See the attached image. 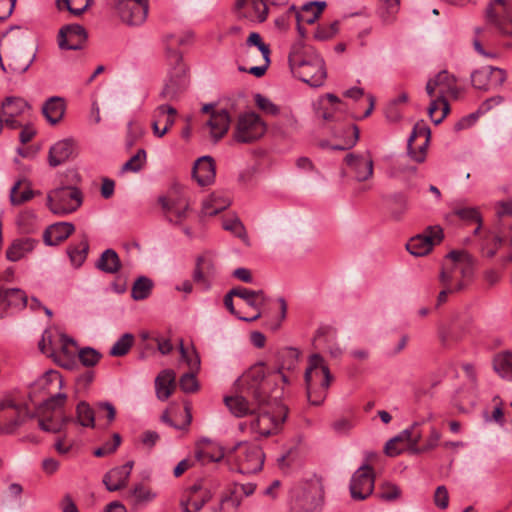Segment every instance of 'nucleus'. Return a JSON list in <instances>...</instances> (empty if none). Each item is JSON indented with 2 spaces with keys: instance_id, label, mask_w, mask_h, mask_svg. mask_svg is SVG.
Instances as JSON below:
<instances>
[{
  "instance_id": "obj_1",
  "label": "nucleus",
  "mask_w": 512,
  "mask_h": 512,
  "mask_svg": "<svg viewBox=\"0 0 512 512\" xmlns=\"http://www.w3.org/2000/svg\"><path fill=\"white\" fill-rule=\"evenodd\" d=\"M288 62L292 73L312 87H319L326 78L323 59L302 40L295 42L290 49Z\"/></svg>"
},
{
  "instance_id": "obj_2",
  "label": "nucleus",
  "mask_w": 512,
  "mask_h": 512,
  "mask_svg": "<svg viewBox=\"0 0 512 512\" xmlns=\"http://www.w3.org/2000/svg\"><path fill=\"white\" fill-rule=\"evenodd\" d=\"M251 430L262 437L277 434L286 420L288 410L276 398L264 397L258 400Z\"/></svg>"
},
{
  "instance_id": "obj_3",
  "label": "nucleus",
  "mask_w": 512,
  "mask_h": 512,
  "mask_svg": "<svg viewBox=\"0 0 512 512\" xmlns=\"http://www.w3.org/2000/svg\"><path fill=\"white\" fill-rule=\"evenodd\" d=\"M304 379L308 401L315 406L321 405L327 397L334 377L320 354H312L309 357Z\"/></svg>"
},
{
  "instance_id": "obj_4",
  "label": "nucleus",
  "mask_w": 512,
  "mask_h": 512,
  "mask_svg": "<svg viewBox=\"0 0 512 512\" xmlns=\"http://www.w3.org/2000/svg\"><path fill=\"white\" fill-rule=\"evenodd\" d=\"M474 272V260L466 251H451L440 274L442 285L456 286V283L463 281L465 287L472 278Z\"/></svg>"
},
{
  "instance_id": "obj_5",
  "label": "nucleus",
  "mask_w": 512,
  "mask_h": 512,
  "mask_svg": "<svg viewBox=\"0 0 512 512\" xmlns=\"http://www.w3.org/2000/svg\"><path fill=\"white\" fill-rule=\"evenodd\" d=\"M267 130L265 122L255 112H245L238 116L233 128V141L239 144H252L261 139Z\"/></svg>"
},
{
  "instance_id": "obj_6",
  "label": "nucleus",
  "mask_w": 512,
  "mask_h": 512,
  "mask_svg": "<svg viewBox=\"0 0 512 512\" xmlns=\"http://www.w3.org/2000/svg\"><path fill=\"white\" fill-rule=\"evenodd\" d=\"M83 201L81 191L73 186H64L52 190L47 195V206L52 213L66 215L76 211Z\"/></svg>"
},
{
  "instance_id": "obj_7",
  "label": "nucleus",
  "mask_w": 512,
  "mask_h": 512,
  "mask_svg": "<svg viewBox=\"0 0 512 512\" xmlns=\"http://www.w3.org/2000/svg\"><path fill=\"white\" fill-rule=\"evenodd\" d=\"M265 455L260 446L252 443H239L233 450V460L242 474L259 472L264 464Z\"/></svg>"
},
{
  "instance_id": "obj_8",
  "label": "nucleus",
  "mask_w": 512,
  "mask_h": 512,
  "mask_svg": "<svg viewBox=\"0 0 512 512\" xmlns=\"http://www.w3.org/2000/svg\"><path fill=\"white\" fill-rule=\"evenodd\" d=\"M486 22L504 36L512 35V1L493 0L485 10Z\"/></svg>"
},
{
  "instance_id": "obj_9",
  "label": "nucleus",
  "mask_w": 512,
  "mask_h": 512,
  "mask_svg": "<svg viewBox=\"0 0 512 512\" xmlns=\"http://www.w3.org/2000/svg\"><path fill=\"white\" fill-rule=\"evenodd\" d=\"M216 485L200 479L185 490L180 506L183 512H199L213 497Z\"/></svg>"
},
{
  "instance_id": "obj_10",
  "label": "nucleus",
  "mask_w": 512,
  "mask_h": 512,
  "mask_svg": "<svg viewBox=\"0 0 512 512\" xmlns=\"http://www.w3.org/2000/svg\"><path fill=\"white\" fill-rule=\"evenodd\" d=\"M239 383L245 386L243 393L251 396L255 401L262 400L268 395L269 380L265 375L264 364L251 367L240 379Z\"/></svg>"
},
{
  "instance_id": "obj_11",
  "label": "nucleus",
  "mask_w": 512,
  "mask_h": 512,
  "mask_svg": "<svg viewBox=\"0 0 512 512\" xmlns=\"http://www.w3.org/2000/svg\"><path fill=\"white\" fill-rule=\"evenodd\" d=\"M30 417L26 405L16 404L11 399L0 401V431L12 433Z\"/></svg>"
},
{
  "instance_id": "obj_12",
  "label": "nucleus",
  "mask_w": 512,
  "mask_h": 512,
  "mask_svg": "<svg viewBox=\"0 0 512 512\" xmlns=\"http://www.w3.org/2000/svg\"><path fill=\"white\" fill-rule=\"evenodd\" d=\"M422 433L419 429V423H413L409 428L403 430L395 437L391 438L384 447L386 455L394 457L404 450V443L408 444V448L412 453H419V442Z\"/></svg>"
},
{
  "instance_id": "obj_13",
  "label": "nucleus",
  "mask_w": 512,
  "mask_h": 512,
  "mask_svg": "<svg viewBox=\"0 0 512 512\" xmlns=\"http://www.w3.org/2000/svg\"><path fill=\"white\" fill-rule=\"evenodd\" d=\"M169 59L175 67L169 81L160 93V97L164 100L176 99L186 87V69L184 64H182V55L178 51L173 50L170 52Z\"/></svg>"
},
{
  "instance_id": "obj_14",
  "label": "nucleus",
  "mask_w": 512,
  "mask_h": 512,
  "mask_svg": "<svg viewBox=\"0 0 512 512\" xmlns=\"http://www.w3.org/2000/svg\"><path fill=\"white\" fill-rule=\"evenodd\" d=\"M442 238L443 230L440 226H429L422 234L412 237L406 244V248L414 256H425L434 245L441 242Z\"/></svg>"
},
{
  "instance_id": "obj_15",
  "label": "nucleus",
  "mask_w": 512,
  "mask_h": 512,
  "mask_svg": "<svg viewBox=\"0 0 512 512\" xmlns=\"http://www.w3.org/2000/svg\"><path fill=\"white\" fill-rule=\"evenodd\" d=\"M115 9L123 22L129 25H141L147 18L148 0H118Z\"/></svg>"
},
{
  "instance_id": "obj_16",
  "label": "nucleus",
  "mask_w": 512,
  "mask_h": 512,
  "mask_svg": "<svg viewBox=\"0 0 512 512\" xmlns=\"http://www.w3.org/2000/svg\"><path fill=\"white\" fill-rule=\"evenodd\" d=\"M351 497L355 500H364L374 489V472L368 464H363L352 475L350 481Z\"/></svg>"
},
{
  "instance_id": "obj_17",
  "label": "nucleus",
  "mask_w": 512,
  "mask_h": 512,
  "mask_svg": "<svg viewBox=\"0 0 512 512\" xmlns=\"http://www.w3.org/2000/svg\"><path fill=\"white\" fill-rule=\"evenodd\" d=\"M430 134V128L424 121H419L414 125L407 143L408 154L412 160L418 163L425 160Z\"/></svg>"
},
{
  "instance_id": "obj_18",
  "label": "nucleus",
  "mask_w": 512,
  "mask_h": 512,
  "mask_svg": "<svg viewBox=\"0 0 512 512\" xmlns=\"http://www.w3.org/2000/svg\"><path fill=\"white\" fill-rule=\"evenodd\" d=\"M88 35L85 28L79 24H68L58 32V46L62 50H80L85 46Z\"/></svg>"
},
{
  "instance_id": "obj_19",
  "label": "nucleus",
  "mask_w": 512,
  "mask_h": 512,
  "mask_svg": "<svg viewBox=\"0 0 512 512\" xmlns=\"http://www.w3.org/2000/svg\"><path fill=\"white\" fill-rule=\"evenodd\" d=\"M231 294L235 297L242 299L249 307L254 309L256 313L250 317L238 316V319L253 322L261 317L260 308L266 301V296L263 290H251L244 287H235L231 289Z\"/></svg>"
},
{
  "instance_id": "obj_20",
  "label": "nucleus",
  "mask_w": 512,
  "mask_h": 512,
  "mask_svg": "<svg viewBox=\"0 0 512 512\" xmlns=\"http://www.w3.org/2000/svg\"><path fill=\"white\" fill-rule=\"evenodd\" d=\"M215 275V264L213 259L204 254L196 259L195 268L192 273L193 281L204 291L212 286V279Z\"/></svg>"
},
{
  "instance_id": "obj_21",
  "label": "nucleus",
  "mask_w": 512,
  "mask_h": 512,
  "mask_svg": "<svg viewBox=\"0 0 512 512\" xmlns=\"http://www.w3.org/2000/svg\"><path fill=\"white\" fill-rule=\"evenodd\" d=\"M236 11L239 18L263 22L267 18L268 7L264 0H237Z\"/></svg>"
},
{
  "instance_id": "obj_22",
  "label": "nucleus",
  "mask_w": 512,
  "mask_h": 512,
  "mask_svg": "<svg viewBox=\"0 0 512 512\" xmlns=\"http://www.w3.org/2000/svg\"><path fill=\"white\" fill-rule=\"evenodd\" d=\"M510 231L505 230L502 226H494L493 229L486 232L481 241L482 256L492 259L503 243L508 244L507 236Z\"/></svg>"
},
{
  "instance_id": "obj_23",
  "label": "nucleus",
  "mask_w": 512,
  "mask_h": 512,
  "mask_svg": "<svg viewBox=\"0 0 512 512\" xmlns=\"http://www.w3.org/2000/svg\"><path fill=\"white\" fill-rule=\"evenodd\" d=\"M134 461H128L124 465L112 468L103 477V484L110 492L118 491L127 486Z\"/></svg>"
},
{
  "instance_id": "obj_24",
  "label": "nucleus",
  "mask_w": 512,
  "mask_h": 512,
  "mask_svg": "<svg viewBox=\"0 0 512 512\" xmlns=\"http://www.w3.org/2000/svg\"><path fill=\"white\" fill-rule=\"evenodd\" d=\"M344 161L357 181H366L373 175V160L369 155L349 153Z\"/></svg>"
},
{
  "instance_id": "obj_25",
  "label": "nucleus",
  "mask_w": 512,
  "mask_h": 512,
  "mask_svg": "<svg viewBox=\"0 0 512 512\" xmlns=\"http://www.w3.org/2000/svg\"><path fill=\"white\" fill-rule=\"evenodd\" d=\"M231 118L227 110L221 109L212 111L209 120L206 122V129L214 143L221 140L228 132Z\"/></svg>"
},
{
  "instance_id": "obj_26",
  "label": "nucleus",
  "mask_w": 512,
  "mask_h": 512,
  "mask_svg": "<svg viewBox=\"0 0 512 512\" xmlns=\"http://www.w3.org/2000/svg\"><path fill=\"white\" fill-rule=\"evenodd\" d=\"M224 402L230 412L236 417L254 415L257 408V402L251 396L235 395L226 396Z\"/></svg>"
},
{
  "instance_id": "obj_27",
  "label": "nucleus",
  "mask_w": 512,
  "mask_h": 512,
  "mask_svg": "<svg viewBox=\"0 0 512 512\" xmlns=\"http://www.w3.org/2000/svg\"><path fill=\"white\" fill-rule=\"evenodd\" d=\"M192 175L200 186L212 184L216 175L213 158L210 156L200 157L193 166Z\"/></svg>"
},
{
  "instance_id": "obj_28",
  "label": "nucleus",
  "mask_w": 512,
  "mask_h": 512,
  "mask_svg": "<svg viewBox=\"0 0 512 512\" xmlns=\"http://www.w3.org/2000/svg\"><path fill=\"white\" fill-rule=\"evenodd\" d=\"M28 304V297L26 293L18 288L0 289V310L8 308L21 310ZM4 314L0 312V318Z\"/></svg>"
},
{
  "instance_id": "obj_29",
  "label": "nucleus",
  "mask_w": 512,
  "mask_h": 512,
  "mask_svg": "<svg viewBox=\"0 0 512 512\" xmlns=\"http://www.w3.org/2000/svg\"><path fill=\"white\" fill-rule=\"evenodd\" d=\"M74 152V143L70 139H64L56 142L50 147L48 153V163L51 167H57L65 163Z\"/></svg>"
},
{
  "instance_id": "obj_30",
  "label": "nucleus",
  "mask_w": 512,
  "mask_h": 512,
  "mask_svg": "<svg viewBox=\"0 0 512 512\" xmlns=\"http://www.w3.org/2000/svg\"><path fill=\"white\" fill-rule=\"evenodd\" d=\"M74 231L75 227L70 222L54 223L45 230L44 241L47 245H58L66 240Z\"/></svg>"
},
{
  "instance_id": "obj_31",
  "label": "nucleus",
  "mask_w": 512,
  "mask_h": 512,
  "mask_svg": "<svg viewBox=\"0 0 512 512\" xmlns=\"http://www.w3.org/2000/svg\"><path fill=\"white\" fill-rule=\"evenodd\" d=\"M175 373L170 370H163L155 379L156 396L159 400H167L175 389Z\"/></svg>"
},
{
  "instance_id": "obj_32",
  "label": "nucleus",
  "mask_w": 512,
  "mask_h": 512,
  "mask_svg": "<svg viewBox=\"0 0 512 512\" xmlns=\"http://www.w3.org/2000/svg\"><path fill=\"white\" fill-rule=\"evenodd\" d=\"M383 200L391 217L395 220H400L408 210V199L407 195L404 193H391L385 195Z\"/></svg>"
},
{
  "instance_id": "obj_33",
  "label": "nucleus",
  "mask_w": 512,
  "mask_h": 512,
  "mask_svg": "<svg viewBox=\"0 0 512 512\" xmlns=\"http://www.w3.org/2000/svg\"><path fill=\"white\" fill-rule=\"evenodd\" d=\"M36 244L37 241L32 238L16 239L7 248L6 257L13 262L19 261L32 252Z\"/></svg>"
},
{
  "instance_id": "obj_34",
  "label": "nucleus",
  "mask_w": 512,
  "mask_h": 512,
  "mask_svg": "<svg viewBox=\"0 0 512 512\" xmlns=\"http://www.w3.org/2000/svg\"><path fill=\"white\" fill-rule=\"evenodd\" d=\"M231 204L230 197L223 192L212 193L202 205V212L207 216H214L227 209Z\"/></svg>"
},
{
  "instance_id": "obj_35",
  "label": "nucleus",
  "mask_w": 512,
  "mask_h": 512,
  "mask_svg": "<svg viewBox=\"0 0 512 512\" xmlns=\"http://www.w3.org/2000/svg\"><path fill=\"white\" fill-rule=\"evenodd\" d=\"M467 328L461 323H452L449 326L440 328L439 337L441 343L446 346H452L460 342L467 334Z\"/></svg>"
},
{
  "instance_id": "obj_36",
  "label": "nucleus",
  "mask_w": 512,
  "mask_h": 512,
  "mask_svg": "<svg viewBox=\"0 0 512 512\" xmlns=\"http://www.w3.org/2000/svg\"><path fill=\"white\" fill-rule=\"evenodd\" d=\"M34 191L31 189V183L26 178L17 180L10 191V202L17 206L28 202L34 197Z\"/></svg>"
},
{
  "instance_id": "obj_37",
  "label": "nucleus",
  "mask_w": 512,
  "mask_h": 512,
  "mask_svg": "<svg viewBox=\"0 0 512 512\" xmlns=\"http://www.w3.org/2000/svg\"><path fill=\"white\" fill-rule=\"evenodd\" d=\"M42 112L45 118L52 124H57L65 112V104L60 97H51L43 105Z\"/></svg>"
},
{
  "instance_id": "obj_38",
  "label": "nucleus",
  "mask_w": 512,
  "mask_h": 512,
  "mask_svg": "<svg viewBox=\"0 0 512 512\" xmlns=\"http://www.w3.org/2000/svg\"><path fill=\"white\" fill-rule=\"evenodd\" d=\"M433 80L435 81L438 88V95L441 99L448 95L456 96V78L454 75L449 74L447 71L439 72Z\"/></svg>"
},
{
  "instance_id": "obj_39",
  "label": "nucleus",
  "mask_w": 512,
  "mask_h": 512,
  "mask_svg": "<svg viewBox=\"0 0 512 512\" xmlns=\"http://www.w3.org/2000/svg\"><path fill=\"white\" fill-rule=\"evenodd\" d=\"M326 7L324 1H314L303 5L301 12L296 13V20L299 23L313 24Z\"/></svg>"
},
{
  "instance_id": "obj_40",
  "label": "nucleus",
  "mask_w": 512,
  "mask_h": 512,
  "mask_svg": "<svg viewBox=\"0 0 512 512\" xmlns=\"http://www.w3.org/2000/svg\"><path fill=\"white\" fill-rule=\"evenodd\" d=\"M29 108L27 101L15 96L6 97L0 106L1 115L9 117H18Z\"/></svg>"
},
{
  "instance_id": "obj_41",
  "label": "nucleus",
  "mask_w": 512,
  "mask_h": 512,
  "mask_svg": "<svg viewBox=\"0 0 512 512\" xmlns=\"http://www.w3.org/2000/svg\"><path fill=\"white\" fill-rule=\"evenodd\" d=\"M96 267L109 274L118 272L121 267L118 254L113 249L105 250L98 259Z\"/></svg>"
},
{
  "instance_id": "obj_42",
  "label": "nucleus",
  "mask_w": 512,
  "mask_h": 512,
  "mask_svg": "<svg viewBox=\"0 0 512 512\" xmlns=\"http://www.w3.org/2000/svg\"><path fill=\"white\" fill-rule=\"evenodd\" d=\"M498 221L494 226H502L505 230L510 231L507 236L508 245L512 247V203L502 202L497 209Z\"/></svg>"
},
{
  "instance_id": "obj_43",
  "label": "nucleus",
  "mask_w": 512,
  "mask_h": 512,
  "mask_svg": "<svg viewBox=\"0 0 512 512\" xmlns=\"http://www.w3.org/2000/svg\"><path fill=\"white\" fill-rule=\"evenodd\" d=\"M153 115L160 123L164 124L162 134H166L175 123L177 110L172 106L162 104L155 108Z\"/></svg>"
},
{
  "instance_id": "obj_44",
  "label": "nucleus",
  "mask_w": 512,
  "mask_h": 512,
  "mask_svg": "<svg viewBox=\"0 0 512 512\" xmlns=\"http://www.w3.org/2000/svg\"><path fill=\"white\" fill-rule=\"evenodd\" d=\"M88 250L89 243L86 237H83L79 243L70 245L67 249V253L72 265L80 267L87 257Z\"/></svg>"
},
{
  "instance_id": "obj_45",
  "label": "nucleus",
  "mask_w": 512,
  "mask_h": 512,
  "mask_svg": "<svg viewBox=\"0 0 512 512\" xmlns=\"http://www.w3.org/2000/svg\"><path fill=\"white\" fill-rule=\"evenodd\" d=\"M494 370L502 377L512 380V353L502 352L493 359Z\"/></svg>"
},
{
  "instance_id": "obj_46",
  "label": "nucleus",
  "mask_w": 512,
  "mask_h": 512,
  "mask_svg": "<svg viewBox=\"0 0 512 512\" xmlns=\"http://www.w3.org/2000/svg\"><path fill=\"white\" fill-rule=\"evenodd\" d=\"M299 351L295 348L287 347L278 352L279 370H293L298 363Z\"/></svg>"
},
{
  "instance_id": "obj_47",
  "label": "nucleus",
  "mask_w": 512,
  "mask_h": 512,
  "mask_svg": "<svg viewBox=\"0 0 512 512\" xmlns=\"http://www.w3.org/2000/svg\"><path fill=\"white\" fill-rule=\"evenodd\" d=\"M336 138H343L344 144L333 146L336 150H346L354 147L359 139V128L356 125H348L344 128L343 134L335 131Z\"/></svg>"
},
{
  "instance_id": "obj_48",
  "label": "nucleus",
  "mask_w": 512,
  "mask_h": 512,
  "mask_svg": "<svg viewBox=\"0 0 512 512\" xmlns=\"http://www.w3.org/2000/svg\"><path fill=\"white\" fill-rule=\"evenodd\" d=\"M153 282L147 277H139L133 284L132 287V298L134 300H144L146 299L152 290Z\"/></svg>"
},
{
  "instance_id": "obj_49",
  "label": "nucleus",
  "mask_w": 512,
  "mask_h": 512,
  "mask_svg": "<svg viewBox=\"0 0 512 512\" xmlns=\"http://www.w3.org/2000/svg\"><path fill=\"white\" fill-rule=\"evenodd\" d=\"M222 226L226 231H229L236 237L240 238L247 246L250 245L246 229L239 218L234 217L226 219L223 221Z\"/></svg>"
},
{
  "instance_id": "obj_50",
  "label": "nucleus",
  "mask_w": 512,
  "mask_h": 512,
  "mask_svg": "<svg viewBox=\"0 0 512 512\" xmlns=\"http://www.w3.org/2000/svg\"><path fill=\"white\" fill-rule=\"evenodd\" d=\"M163 207L166 209L168 220L174 224H180L187 218L189 207L187 203H178L171 206L164 204Z\"/></svg>"
},
{
  "instance_id": "obj_51",
  "label": "nucleus",
  "mask_w": 512,
  "mask_h": 512,
  "mask_svg": "<svg viewBox=\"0 0 512 512\" xmlns=\"http://www.w3.org/2000/svg\"><path fill=\"white\" fill-rule=\"evenodd\" d=\"M91 4L92 0H57L60 10L67 9L75 16H80Z\"/></svg>"
},
{
  "instance_id": "obj_52",
  "label": "nucleus",
  "mask_w": 512,
  "mask_h": 512,
  "mask_svg": "<svg viewBox=\"0 0 512 512\" xmlns=\"http://www.w3.org/2000/svg\"><path fill=\"white\" fill-rule=\"evenodd\" d=\"M77 421L83 427H94L95 415L88 403L82 401L76 407Z\"/></svg>"
},
{
  "instance_id": "obj_53",
  "label": "nucleus",
  "mask_w": 512,
  "mask_h": 512,
  "mask_svg": "<svg viewBox=\"0 0 512 512\" xmlns=\"http://www.w3.org/2000/svg\"><path fill=\"white\" fill-rule=\"evenodd\" d=\"M399 2L400 0H380L379 14L384 23L389 24L394 20L399 10Z\"/></svg>"
},
{
  "instance_id": "obj_54",
  "label": "nucleus",
  "mask_w": 512,
  "mask_h": 512,
  "mask_svg": "<svg viewBox=\"0 0 512 512\" xmlns=\"http://www.w3.org/2000/svg\"><path fill=\"white\" fill-rule=\"evenodd\" d=\"M490 74L488 66L474 71L471 74V82L473 87L479 90H489L491 88Z\"/></svg>"
},
{
  "instance_id": "obj_55",
  "label": "nucleus",
  "mask_w": 512,
  "mask_h": 512,
  "mask_svg": "<svg viewBox=\"0 0 512 512\" xmlns=\"http://www.w3.org/2000/svg\"><path fill=\"white\" fill-rule=\"evenodd\" d=\"M134 342V337L130 333L122 335L110 349V355L121 357L126 355Z\"/></svg>"
},
{
  "instance_id": "obj_56",
  "label": "nucleus",
  "mask_w": 512,
  "mask_h": 512,
  "mask_svg": "<svg viewBox=\"0 0 512 512\" xmlns=\"http://www.w3.org/2000/svg\"><path fill=\"white\" fill-rule=\"evenodd\" d=\"M154 497L155 495L142 484L136 485L127 495V499L135 505L149 502Z\"/></svg>"
},
{
  "instance_id": "obj_57",
  "label": "nucleus",
  "mask_w": 512,
  "mask_h": 512,
  "mask_svg": "<svg viewBox=\"0 0 512 512\" xmlns=\"http://www.w3.org/2000/svg\"><path fill=\"white\" fill-rule=\"evenodd\" d=\"M39 349L48 356H56L58 353V337H54L50 332L45 331L39 342Z\"/></svg>"
},
{
  "instance_id": "obj_58",
  "label": "nucleus",
  "mask_w": 512,
  "mask_h": 512,
  "mask_svg": "<svg viewBox=\"0 0 512 512\" xmlns=\"http://www.w3.org/2000/svg\"><path fill=\"white\" fill-rule=\"evenodd\" d=\"M71 419L66 416H61L60 420H54L50 417L39 419V427L46 432L57 433L60 432L65 424L70 422Z\"/></svg>"
},
{
  "instance_id": "obj_59",
  "label": "nucleus",
  "mask_w": 512,
  "mask_h": 512,
  "mask_svg": "<svg viewBox=\"0 0 512 512\" xmlns=\"http://www.w3.org/2000/svg\"><path fill=\"white\" fill-rule=\"evenodd\" d=\"M146 162V151L139 149L135 155H133L125 164L122 166V172H138L140 171Z\"/></svg>"
},
{
  "instance_id": "obj_60",
  "label": "nucleus",
  "mask_w": 512,
  "mask_h": 512,
  "mask_svg": "<svg viewBox=\"0 0 512 512\" xmlns=\"http://www.w3.org/2000/svg\"><path fill=\"white\" fill-rule=\"evenodd\" d=\"M318 501L314 497H297L293 504V512H316Z\"/></svg>"
},
{
  "instance_id": "obj_61",
  "label": "nucleus",
  "mask_w": 512,
  "mask_h": 512,
  "mask_svg": "<svg viewBox=\"0 0 512 512\" xmlns=\"http://www.w3.org/2000/svg\"><path fill=\"white\" fill-rule=\"evenodd\" d=\"M49 385H55L57 387L62 386V378L59 372L57 371H48L46 372L33 386L34 389L37 388H46Z\"/></svg>"
},
{
  "instance_id": "obj_62",
  "label": "nucleus",
  "mask_w": 512,
  "mask_h": 512,
  "mask_svg": "<svg viewBox=\"0 0 512 512\" xmlns=\"http://www.w3.org/2000/svg\"><path fill=\"white\" fill-rule=\"evenodd\" d=\"M78 356L84 366L92 367L99 362L102 355L93 348L85 347L79 350Z\"/></svg>"
},
{
  "instance_id": "obj_63",
  "label": "nucleus",
  "mask_w": 512,
  "mask_h": 512,
  "mask_svg": "<svg viewBox=\"0 0 512 512\" xmlns=\"http://www.w3.org/2000/svg\"><path fill=\"white\" fill-rule=\"evenodd\" d=\"M338 30L339 22L334 21L329 25L319 26L314 33V37L320 41L329 40L338 33Z\"/></svg>"
},
{
  "instance_id": "obj_64",
  "label": "nucleus",
  "mask_w": 512,
  "mask_h": 512,
  "mask_svg": "<svg viewBox=\"0 0 512 512\" xmlns=\"http://www.w3.org/2000/svg\"><path fill=\"white\" fill-rule=\"evenodd\" d=\"M247 46H256L261 52L262 57H270L271 50L268 44L264 43L262 37L257 32H252L247 38Z\"/></svg>"
}]
</instances>
